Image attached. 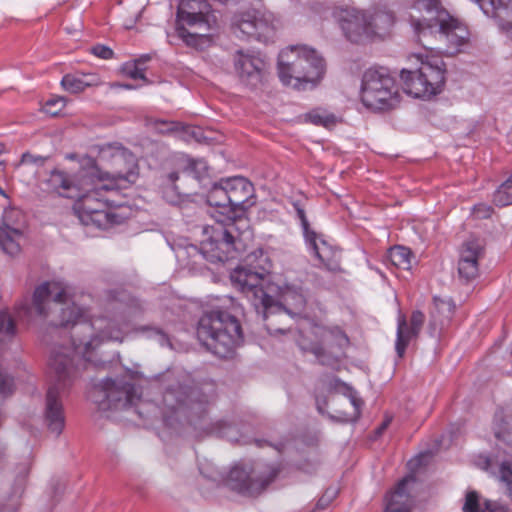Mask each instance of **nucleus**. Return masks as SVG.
Listing matches in <instances>:
<instances>
[{"label": "nucleus", "mask_w": 512, "mask_h": 512, "mask_svg": "<svg viewBox=\"0 0 512 512\" xmlns=\"http://www.w3.org/2000/svg\"><path fill=\"white\" fill-rule=\"evenodd\" d=\"M114 315L86 318L84 311L71 300L69 287L52 281L39 285L33 295L32 306L23 305L17 311L48 318L53 327L71 325L72 347H60L52 352L49 369L53 384L47 390L44 422L50 433L59 436L65 426V414L61 393L80 375V368H87L92 361L90 354L107 341L122 342L128 326V318L136 311L128 305L114 303Z\"/></svg>", "instance_id": "obj_1"}, {"label": "nucleus", "mask_w": 512, "mask_h": 512, "mask_svg": "<svg viewBox=\"0 0 512 512\" xmlns=\"http://www.w3.org/2000/svg\"><path fill=\"white\" fill-rule=\"evenodd\" d=\"M244 213H236L228 216V222H216L206 226L203 233L207 238L202 240L200 251L203 257L212 262H225L235 258L236 253L245 249L253 238L247 218Z\"/></svg>", "instance_id": "obj_2"}, {"label": "nucleus", "mask_w": 512, "mask_h": 512, "mask_svg": "<svg viewBox=\"0 0 512 512\" xmlns=\"http://www.w3.org/2000/svg\"><path fill=\"white\" fill-rule=\"evenodd\" d=\"M325 73V61L307 45H295L283 49L278 58V75L284 85L296 89L314 87Z\"/></svg>", "instance_id": "obj_3"}, {"label": "nucleus", "mask_w": 512, "mask_h": 512, "mask_svg": "<svg viewBox=\"0 0 512 512\" xmlns=\"http://www.w3.org/2000/svg\"><path fill=\"white\" fill-rule=\"evenodd\" d=\"M197 337L209 351L220 358L230 357L243 341L237 318L221 310H212L201 316Z\"/></svg>", "instance_id": "obj_4"}, {"label": "nucleus", "mask_w": 512, "mask_h": 512, "mask_svg": "<svg viewBox=\"0 0 512 512\" xmlns=\"http://www.w3.org/2000/svg\"><path fill=\"white\" fill-rule=\"evenodd\" d=\"M230 278L233 285L246 296L264 319L281 308L269 294V275L264 267L260 270H252L240 266L233 270Z\"/></svg>", "instance_id": "obj_5"}, {"label": "nucleus", "mask_w": 512, "mask_h": 512, "mask_svg": "<svg viewBox=\"0 0 512 512\" xmlns=\"http://www.w3.org/2000/svg\"><path fill=\"white\" fill-rule=\"evenodd\" d=\"M420 66L412 71L401 70L404 91L415 98H427L442 91L445 84L446 66L442 59L418 57Z\"/></svg>", "instance_id": "obj_6"}, {"label": "nucleus", "mask_w": 512, "mask_h": 512, "mask_svg": "<svg viewBox=\"0 0 512 512\" xmlns=\"http://www.w3.org/2000/svg\"><path fill=\"white\" fill-rule=\"evenodd\" d=\"M100 180L93 183L91 189H85L77 202V210L80 219L86 224H93L100 229H108L116 224H121L126 216L111 209L112 201L103 195V192L114 191L113 188H100Z\"/></svg>", "instance_id": "obj_7"}, {"label": "nucleus", "mask_w": 512, "mask_h": 512, "mask_svg": "<svg viewBox=\"0 0 512 512\" xmlns=\"http://www.w3.org/2000/svg\"><path fill=\"white\" fill-rule=\"evenodd\" d=\"M361 101L370 109L386 110L395 107L399 94L395 80L387 70L368 69L362 78Z\"/></svg>", "instance_id": "obj_8"}, {"label": "nucleus", "mask_w": 512, "mask_h": 512, "mask_svg": "<svg viewBox=\"0 0 512 512\" xmlns=\"http://www.w3.org/2000/svg\"><path fill=\"white\" fill-rule=\"evenodd\" d=\"M163 401L175 413L187 415L190 423L196 426L198 422H205L210 397L201 388L178 386L167 389Z\"/></svg>", "instance_id": "obj_9"}, {"label": "nucleus", "mask_w": 512, "mask_h": 512, "mask_svg": "<svg viewBox=\"0 0 512 512\" xmlns=\"http://www.w3.org/2000/svg\"><path fill=\"white\" fill-rule=\"evenodd\" d=\"M279 471L276 465L258 464L254 467L236 465L229 472L227 484L239 493L257 496L276 479Z\"/></svg>", "instance_id": "obj_10"}, {"label": "nucleus", "mask_w": 512, "mask_h": 512, "mask_svg": "<svg viewBox=\"0 0 512 512\" xmlns=\"http://www.w3.org/2000/svg\"><path fill=\"white\" fill-rule=\"evenodd\" d=\"M178 33L205 36L216 27V16L206 0H181L177 9Z\"/></svg>", "instance_id": "obj_11"}, {"label": "nucleus", "mask_w": 512, "mask_h": 512, "mask_svg": "<svg viewBox=\"0 0 512 512\" xmlns=\"http://www.w3.org/2000/svg\"><path fill=\"white\" fill-rule=\"evenodd\" d=\"M230 25L234 35L241 39L267 42L275 32L274 16L271 12L250 8L233 14Z\"/></svg>", "instance_id": "obj_12"}, {"label": "nucleus", "mask_w": 512, "mask_h": 512, "mask_svg": "<svg viewBox=\"0 0 512 512\" xmlns=\"http://www.w3.org/2000/svg\"><path fill=\"white\" fill-rule=\"evenodd\" d=\"M139 171L135 156L123 147L111 155V170L98 177L100 188L126 189L138 179Z\"/></svg>", "instance_id": "obj_13"}, {"label": "nucleus", "mask_w": 512, "mask_h": 512, "mask_svg": "<svg viewBox=\"0 0 512 512\" xmlns=\"http://www.w3.org/2000/svg\"><path fill=\"white\" fill-rule=\"evenodd\" d=\"M98 393L95 401L101 410L126 409L134 406L140 399L135 385L123 379H105L100 384Z\"/></svg>", "instance_id": "obj_14"}, {"label": "nucleus", "mask_w": 512, "mask_h": 512, "mask_svg": "<svg viewBox=\"0 0 512 512\" xmlns=\"http://www.w3.org/2000/svg\"><path fill=\"white\" fill-rule=\"evenodd\" d=\"M440 23L433 31L434 38L444 44L442 51L447 55H454L468 45L470 32L464 22L449 13L440 14Z\"/></svg>", "instance_id": "obj_15"}, {"label": "nucleus", "mask_w": 512, "mask_h": 512, "mask_svg": "<svg viewBox=\"0 0 512 512\" xmlns=\"http://www.w3.org/2000/svg\"><path fill=\"white\" fill-rule=\"evenodd\" d=\"M234 67L240 81L250 87H259L267 74V64L259 56L243 50L234 55Z\"/></svg>", "instance_id": "obj_16"}, {"label": "nucleus", "mask_w": 512, "mask_h": 512, "mask_svg": "<svg viewBox=\"0 0 512 512\" xmlns=\"http://www.w3.org/2000/svg\"><path fill=\"white\" fill-rule=\"evenodd\" d=\"M346 38L360 43L369 37L367 15L355 8H339L333 12Z\"/></svg>", "instance_id": "obj_17"}, {"label": "nucleus", "mask_w": 512, "mask_h": 512, "mask_svg": "<svg viewBox=\"0 0 512 512\" xmlns=\"http://www.w3.org/2000/svg\"><path fill=\"white\" fill-rule=\"evenodd\" d=\"M224 183L228 190L231 214L245 213L255 204L254 186L248 179L235 176L225 178Z\"/></svg>", "instance_id": "obj_18"}, {"label": "nucleus", "mask_w": 512, "mask_h": 512, "mask_svg": "<svg viewBox=\"0 0 512 512\" xmlns=\"http://www.w3.org/2000/svg\"><path fill=\"white\" fill-rule=\"evenodd\" d=\"M484 257V247L477 239L465 241L459 252L458 274L460 279L470 282L479 275V261Z\"/></svg>", "instance_id": "obj_19"}, {"label": "nucleus", "mask_w": 512, "mask_h": 512, "mask_svg": "<svg viewBox=\"0 0 512 512\" xmlns=\"http://www.w3.org/2000/svg\"><path fill=\"white\" fill-rule=\"evenodd\" d=\"M413 8L429 15L428 18L418 19L411 17L410 19L414 32L419 37H427L428 34H432L440 23V14L442 12L448 13L440 0H415Z\"/></svg>", "instance_id": "obj_20"}, {"label": "nucleus", "mask_w": 512, "mask_h": 512, "mask_svg": "<svg viewBox=\"0 0 512 512\" xmlns=\"http://www.w3.org/2000/svg\"><path fill=\"white\" fill-rule=\"evenodd\" d=\"M424 321L425 315L419 310L412 312L409 322L403 314H399L395 341L398 358H403L408 345L418 338Z\"/></svg>", "instance_id": "obj_21"}, {"label": "nucleus", "mask_w": 512, "mask_h": 512, "mask_svg": "<svg viewBox=\"0 0 512 512\" xmlns=\"http://www.w3.org/2000/svg\"><path fill=\"white\" fill-rule=\"evenodd\" d=\"M312 327H322V325L314 323L308 319H304L298 328V337L296 338L297 345L303 352L312 353L322 365L332 364L335 360L328 354L323 347V340L310 332Z\"/></svg>", "instance_id": "obj_22"}, {"label": "nucleus", "mask_w": 512, "mask_h": 512, "mask_svg": "<svg viewBox=\"0 0 512 512\" xmlns=\"http://www.w3.org/2000/svg\"><path fill=\"white\" fill-rule=\"evenodd\" d=\"M20 216L16 209H7L3 213V225L0 226V247L6 254L15 256L20 252V241L23 233L18 225H15L14 219Z\"/></svg>", "instance_id": "obj_23"}, {"label": "nucleus", "mask_w": 512, "mask_h": 512, "mask_svg": "<svg viewBox=\"0 0 512 512\" xmlns=\"http://www.w3.org/2000/svg\"><path fill=\"white\" fill-rule=\"evenodd\" d=\"M305 240L325 269L332 272L340 270V252L323 239L322 235L310 232Z\"/></svg>", "instance_id": "obj_24"}, {"label": "nucleus", "mask_w": 512, "mask_h": 512, "mask_svg": "<svg viewBox=\"0 0 512 512\" xmlns=\"http://www.w3.org/2000/svg\"><path fill=\"white\" fill-rule=\"evenodd\" d=\"M45 183L49 190L66 198L79 197L80 192L84 191L82 183L75 176L57 168L49 173Z\"/></svg>", "instance_id": "obj_25"}, {"label": "nucleus", "mask_w": 512, "mask_h": 512, "mask_svg": "<svg viewBox=\"0 0 512 512\" xmlns=\"http://www.w3.org/2000/svg\"><path fill=\"white\" fill-rule=\"evenodd\" d=\"M414 480L415 478L413 476H407L399 481L395 490L385 498V512L411 511L413 500L407 490V484Z\"/></svg>", "instance_id": "obj_26"}, {"label": "nucleus", "mask_w": 512, "mask_h": 512, "mask_svg": "<svg viewBox=\"0 0 512 512\" xmlns=\"http://www.w3.org/2000/svg\"><path fill=\"white\" fill-rule=\"evenodd\" d=\"M367 15V25L369 37L387 35L395 23L393 11L386 6H379L369 12Z\"/></svg>", "instance_id": "obj_27"}, {"label": "nucleus", "mask_w": 512, "mask_h": 512, "mask_svg": "<svg viewBox=\"0 0 512 512\" xmlns=\"http://www.w3.org/2000/svg\"><path fill=\"white\" fill-rule=\"evenodd\" d=\"M434 309L431 312L430 333L432 336L436 334L437 329L446 326L454 313L455 305L449 299L433 298Z\"/></svg>", "instance_id": "obj_28"}, {"label": "nucleus", "mask_w": 512, "mask_h": 512, "mask_svg": "<svg viewBox=\"0 0 512 512\" xmlns=\"http://www.w3.org/2000/svg\"><path fill=\"white\" fill-rule=\"evenodd\" d=\"M463 512H508L507 508L496 501L481 499L476 491H468L462 507Z\"/></svg>", "instance_id": "obj_29"}, {"label": "nucleus", "mask_w": 512, "mask_h": 512, "mask_svg": "<svg viewBox=\"0 0 512 512\" xmlns=\"http://www.w3.org/2000/svg\"><path fill=\"white\" fill-rule=\"evenodd\" d=\"M310 332L315 335V338L320 337L323 340L324 348L326 345L331 348L338 347L343 349L349 344L347 335L338 326L326 327L322 325V327H312Z\"/></svg>", "instance_id": "obj_30"}, {"label": "nucleus", "mask_w": 512, "mask_h": 512, "mask_svg": "<svg viewBox=\"0 0 512 512\" xmlns=\"http://www.w3.org/2000/svg\"><path fill=\"white\" fill-rule=\"evenodd\" d=\"M283 304L294 314H300L306 306V296L301 287L286 286L282 291Z\"/></svg>", "instance_id": "obj_31"}, {"label": "nucleus", "mask_w": 512, "mask_h": 512, "mask_svg": "<svg viewBox=\"0 0 512 512\" xmlns=\"http://www.w3.org/2000/svg\"><path fill=\"white\" fill-rule=\"evenodd\" d=\"M495 437L512 445V412H500L495 415L493 426Z\"/></svg>", "instance_id": "obj_32"}, {"label": "nucleus", "mask_w": 512, "mask_h": 512, "mask_svg": "<svg viewBox=\"0 0 512 512\" xmlns=\"http://www.w3.org/2000/svg\"><path fill=\"white\" fill-rule=\"evenodd\" d=\"M207 202L211 206L223 208L230 213V199L224 179L214 183L207 195Z\"/></svg>", "instance_id": "obj_33"}, {"label": "nucleus", "mask_w": 512, "mask_h": 512, "mask_svg": "<svg viewBox=\"0 0 512 512\" xmlns=\"http://www.w3.org/2000/svg\"><path fill=\"white\" fill-rule=\"evenodd\" d=\"M96 78L92 75L67 74L62 78L61 85L70 93H79L85 88L95 85Z\"/></svg>", "instance_id": "obj_34"}, {"label": "nucleus", "mask_w": 512, "mask_h": 512, "mask_svg": "<svg viewBox=\"0 0 512 512\" xmlns=\"http://www.w3.org/2000/svg\"><path fill=\"white\" fill-rule=\"evenodd\" d=\"M389 259L392 264L403 270H410L412 264L411 250L404 246H395L389 250Z\"/></svg>", "instance_id": "obj_35"}, {"label": "nucleus", "mask_w": 512, "mask_h": 512, "mask_svg": "<svg viewBox=\"0 0 512 512\" xmlns=\"http://www.w3.org/2000/svg\"><path fill=\"white\" fill-rule=\"evenodd\" d=\"M305 121L314 125L331 128L336 125L338 118L324 109L317 108L305 114Z\"/></svg>", "instance_id": "obj_36"}, {"label": "nucleus", "mask_w": 512, "mask_h": 512, "mask_svg": "<svg viewBox=\"0 0 512 512\" xmlns=\"http://www.w3.org/2000/svg\"><path fill=\"white\" fill-rule=\"evenodd\" d=\"M135 332L144 335L148 339H155L161 346H171L168 334L160 327L153 325H141L136 327Z\"/></svg>", "instance_id": "obj_37"}, {"label": "nucleus", "mask_w": 512, "mask_h": 512, "mask_svg": "<svg viewBox=\"0 0 512 512\" xmlns=\"http://www.w3.org/2000/svg\"><path fill=\"white\" fill-rule=\"evenodd\" d=\"M150 59L149 56H142L141 58L135 60L133 63H127L123 67V72L132 79H141L146 84L150 83L145 77V63Z\"/></svg>", "instance_id": "obj_38"}, {"label": "nucleus", "mask_w": 512, "mask_h": 512, "mask_svg": "<svg viewBox=\"0 0 512 512\" xmlns=\"http://www.w3.org/2000/svg\"><path fill=\"white\" fill-rule=\"evenodd\" d=\"M493 202L501 207L512 204V175L496 190Z\"/></svg>", "instance_id": "obj_39"}, {"label": "nucleus", "mask_w": 512, "mask_h": 512, "mask_svg": "<svg viewBox=\"0 0 512 512\" xmlns=\"http://www.w3.org/2000/svg\"><path fill=\"white\" fill-rule=\"evenodd\" d=\"M15 333V325L11 316L6 311L0 312V342L10 338Z\"/></svg>", "instance_id": "obj_40"}, {"label": "nucleus", "mask_w": 512, "mask_h": 512, "mask_svg": "<svg viewBox=\"0 0 512 512\" xmlns=\"http://www.w3.org/2000/svg\"><path fill=\"white\" fill-rule=\"evenodd\" d=\"M64 107L65 99L63 97H55L46 101L44 111L51 116H56Z\"/></svg>", "instance_id": "obj_41"}, {"label": "nucleus", "mask_w": 512, "mask_h": 512, "mask_svg": "<svg viewBox=\"0 0 512 512\" xmlns=\"http://www.w3.org/2000/svg\"><path fill=\"white\" fill-rule=\"evenodd\" d=\"M14 389V381L8 375L0 370V395L6 397L12 394Z\"/></svg>", "instance_id": "obj_42"}, {"label": "nucleus", "mask_w": 512, "mask_h": 512, "mask_svg": "<svg viewBox=\"0 0 512 512\" xmlns=\"http://www.w3.org/2000/svg\"><path fill=\"white\" fill-rule=\"evenodd\" d=\"M337 495V490L334 488H329L325 491V493L320 497L316 504V508L319 510L326 509L329 504L333 501V499Z\"/></svg>", "instance_id": "obj_43"}, {"label": "nucleus", "mask_w": 512, "mask_h": 512, "mask_svg": "<svg viewBox=\"0 0 512 512\" xmlns=\"http://www.w3.org/2000/svg\"><path fill=\"white\" fill-rule=\"evenodd\" d=\"M500 479L506 483L510 497L512 498V467L503 463L500 467Z\"/></svg>", "instance_id": "obj_44"}, {"label": "nucleus", "mask_w": 512, "mask_h": 512, "mask_svg": "<svg viewBox=\"0 0 512 512\" xmlns=\"http://www.w3.org/2000/svg\"><path fill=\"white\" fill-rule=\"evenodd\" d=\"M294 206L296 209L297 217L299 218V220L301 222V227L303 230L304 237L306 238L310 232H315V231L310 228V225L307 220L304 209L302 207H300L298 204H295Z\"/></svg>", "instance_id": "obj_45"}, {"label": "nucleus", "mask_w": 512, "mask_h": 512, "mask_svg": "<svg viewBox=\"0 0 512 512\" xmlns=\"http://www.w3.org/2000/svg\"><path fill=\"white\" fill-rule=\"evenodd\" d=\"M91 52L101 59H110L113 57L112 49L105 45H95L91 48Z\"/></svg>", "instance_id": "obj_46"}, {"label": "nucleus", "mask_w": 512, "mask_h": 512, "mask_svg": "<svg viewBox=\"0 0 512 512\" xmlns=\"http://www.w3.org/2000/svg\"><path fill=\"white\" fill-rule=\"evenodd\" d=\"M45 158L42 156H35L30 153H24L21 157L20 164H35L37 166L43 165Z\"/></svg>", "instance_id": "obj_47"}, {"label": "nucleus", "mask_w": 512, "mask_h": 512, "mask_svg": "<svg viewBox=\"0 0 512 512\" xmlns=\"http://www.w3.org/2000/svg\"><path fill=\"white\" fill-rule=\"evenodd\" d=\"M474 212L478 215V217L486 218L490 216L491 208L484 205L475 206Z\"/></svg>", "instance_id": "obj_48"}, {"label": "nucleus", "mask_w": 512, "mask_h": 512, "mask_svg": "<svg viewBox=\"0 0 512 512\" xmlns=\"http://www.w3.org/2000/svg\"><path fill=\"white\" fill-rule=\"evenodd\" d=\"M391 418H386L383 423L376 429V434L380 436L384 430L389 426Z\"/></svg>", "instance_id": "obj_49"}, {"label": "nucleus", "mask_w": 512, "mask_h": 512, "mask_svg": "<svg viewBox=\"0 0 512 512\" xmlns=\"http://www.w3.org/2000/svg\"><path fill=\"white\" fill-rule=\"evenodd\" d=\"M432 36L434 37V34H428V36H427V37H423V36H422V37H419V36H418V39H419V42H420L424 47H426V48H430V50H433V47H428V46H427V43H425V40H427L429 37H432Z\"/></svg>", "instance_id": "obj_50"}, {"label": "nucleus", "mask_w": 512, "mask_h": 512, "mask_svg": "<svg viewBox=\"0 0 512 512\" xmlns=\"http://www.w3.org/2000/svg\"><path fill=\"white\" fill-rule=\"evenodd\" d=\"M351 403L355 407L356 411L359 410L360 405L362 404V401L356 397L351 398Z\"/></svg>", "instance_id": "obj_51"}, {"label": "nucleus", "mask_w": 512, "mask_h": 512, "mask_svg": "<svg viewBox=\"0 0 512 512\" xmlns=\"http://www.w3.org/2000/svg\"><path fill=\"white\" fill-rule=\"evenodd\" d=\"M178 173L177 172H171L169 175H168V178L169 180L174 183L177 179H178Z\"/></svg>", "instance_id": "obj_52"}, {"label": "nucleus", "mask_w": 512, "mask_h": 512, "mask_svg": "<svg viewBox=\"0 0 512 512\" xmlns=\"http://www.w3.org/2000/svg\"><path fill=\"white\" fill-rule=\"evenodd\" d=\"M167 126V130H173L174 129V123H164Z\"/></svg>", "instance_id": "obj_53"}, {"label": "nucleus", "mask_w": 512, "mask_h": 512, "mask_svg": "<svg viewBox=\"0 0 512 512\" xmlns=\"http://www.w3.org/2000/svg\"><path fill=\"white\" fill-rule=\"evenodd\" d=\"M121 86H122L123 88H125V89H133V88H134V86H132V85H130V84H123V85H121Z\"/></svg>", "instance_id": "obj_54"}, {"label": "nucleus", "mask_w": 512, "mask_h": 512, "mask_svg": "<svg viewBox=\"0 0 512 512\" xmlns=\"http://www.w3.org/2000/svg\"><path fill=\"white\" fill-rule=\"evenodd\" d=\"M4 150L5 146L2 143H0V155L4 152Z\"/></svg>", "instance_id": "obj_55"}, {"label": "nucleus", "mask_w": 512, "mask_h": 512, "mask_svg": "<svg viewBox=\"0 0 512 512\" xmlns=\"http://www.w3.org/2000/svg\"><path fill=\"white\" fill-rule=\"evenodd\" d=\"M22 482H23V479H21V483H22ZM19 490H20V492H22V491H23V487H22V485L20 486Z\"/></svg>", "instance_id": "obj_56"}, {"label": "nucleus", "mask_w": 512, "mask_h": 512, "mask_svg": "<svg viewBox=\"0 0 512 512\" xmlns=\"http://www.w3.org/2000/svg\"><path fill=\"white\" fill-rule=\"evenodd\" d=\"M0 194L5 195L4 191L0 188Z\"/></svg>", "instance_id": "obj_57"}, {"label": "nucleus", "mask_w": 512, "mask_h": 512, "mask_svg": "<svg viewBox=\"0 0 512 512\" xmlns=\"http://www.w3.org/2000/svg\"><path fill=\"white\" fill-rule=\"evenodd\" d=\"M96 365L98 366L99 364H96ZM100 365L104 367L106 365V363L102 362Z\"/></svg>", "instance_id": "obj_58"}]
</instances>
